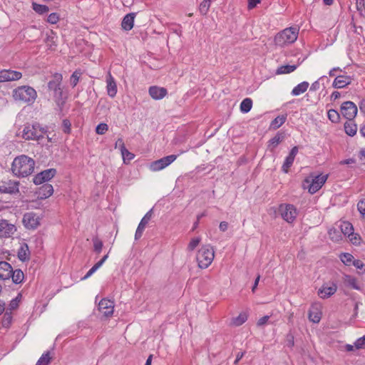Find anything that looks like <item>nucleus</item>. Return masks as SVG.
<instances>
[{"label": "nucleus", "instance_id": "nucleus-1", "mask_svg": "<svg viewBox=\"0 0 365 365\" xmlns=\"http://www.w3.org/2000/svg\"><path fill=\"white\" fill-rule=\"evenodd\" d=\"M35 162L25 155H19L14 158L12 165V173L18 177H27L33 173Z\"/></svg>", "mask_w": 365, "mask_h": 365}, {"label": "nucleus", "instance_id": "nucleus-2", "mask_svg": "<svg viewBox=\"0 0 365 365\" xmlns=\"http://www.w3.org/2000/svg\"><path fill=\"white\" fill-rule=\"evenodd\" d=\"M36 91L29 86H21L12 91L14 101L28 106L32 105L37 98Z\"/></svg>", "mask_w": 365, "mask_h": 365}, {"label": "nucleus", "instance_id": "nucleus-3", "mask_svg": "<svg viewBox=\"0 0 365 365\" xmlns=\"http://www.w3.org/2000/svg\"><path fill=\"white\" fill-rule=\"evenodd\" d=\"M299 34V29L289 27L279 32L274 36V43L279 47H284L296 41Z\"/></svg>", "mask_w": 365, "mask_h": 365}, {"label": "nucleus", "instance_id": "nucleus-4", "mask_svg": "<svg viewBox=\"0 0 365 365\" xmlns=\"http://www.w3.org/2000/svg\"><path fill=\"white\" fill-rule=\"evenodd\" d=\"M328 179V175H317L310 174L302 182V187L307 190L310 194L316 193Z\"/></svg>", "mask_w": 365, "mask_h": 365}, {"label": "nucleus", "instance_id": "nucleus-5", "mask_svg": "<svg viewBox=\"0 0 365 365\" xmlns=\"http://www.w3.org/2000/svg\"><path fill=\"white\" fill-rule=\"evenodd\" d=\"M45 133L46 130L38 123H27L24 125L21 134L19 133L18 135L26 140H38L43 138Z\"/></svg>", "mask_w": 365, "mask_h": 365}, {"label": "nucleus", "instance_id": "nucleus-6", "mask_svg": "<svg viewBox=\"0 0 365 365\" xmlns=\"http://www.w3.org/2000/svg\"><path fill=\"white\" fill-rule=\"evenodd\" d=\"M215 251L212 246L207 245L202 246L197 254L198 266L202 269L207 268L212 262Z\"/></svg>", "mask_w": 365, "mask_h": 365}, {"label": "nucleus", "instance_id": "nucleus-7", "mask_svg": "<svg viewBox=\"0 0 365 365\" xmlns=\"http://www.w3.org/2000/svg\"><path fill=\"white\" fill-rule=\"evenodd\" d=\"M279 212L282 219L288 223L294 222L298 215L297 209L291 204H281Z\"/></svg>", "mask_w": 365, "mask_h": 365}, {"label": "nucleus", "instance_id": "nucleus-8", "mask_svg": "<svg viewBox=\"0 0 365 365\" xmlns=\"http://www.w3.org/2000/svg\"><path fill=\"white\" fill-rule=\"evenodd\" d=\"M177 158V155H170L166 157L162 158L159 160H157L150 165V170L153 172L160 171L169 165H170L173 162H174Z\"/></svg>", "mask_w": 365, "mask_h": 365}, {"label": "nucleus", "instance_id": "nucleus-9", "mask_svg": "<svg viewBox=\"0 0 365 365\" xmlns=\"http://www.w3.org/2000/svg\"><path fill=\"white\" fill-rule=\"evenodd\" d=\"M341 113L345 118L352 120L357 114V107L351 101L344 102L341 106Z\"/></svg>", "mask_w": 365, "mask_h": 365}, {"label": "nucleus", "instance_id": "nucleus-10", "mask_svg": "<svg viewBox=\"0 0 365 365\" xmlns=\"http://www.w3.org/2000/svg\"><path fill=\"white\" fill-rule=\"evenodd\" d=\"M24 227L29 230H34L40 225V217L34 212L24 214L22 220Z\"/></svg>", "mask_w": 365, "mask_h": 365}, {"label": "nucleus", "instance_id": "nucleus-11", "mask_svg": "<svg viewBox=\"0 0 365 365\" xmlns=\"http://www.w3.org/2000/svg\"><path fill=\"white\" fill-rule=\"evenodd\" d=\"M98 309L103 317H110L114 311V302L108 299H103L98 302Z\"/></svg>", "mask_w": 365, "mask_h": 365}, {"label": "nucleus", "instance_id": "nucleus-12", "mask_svg": "<svg viewBox=\"0 0 365 365\" xmlns=\"http://www.w3.org/2000/svg\"><path fill=\"white\" fill-rule=\"evenodd\" d=\"M22 78V73L11 69H3L0 71V83L16 81Z\"/></svg>", "mask_w": 365, "mask_h": 365}, {"label": "nucleus", "instance_id": "nucleus-13", "mask_svg": "<svg viewBox=\"0 0 365 365\" xmlns=\"http://www.w3.org/2000/svg\"><path fill=\"white\" fill-rule=\"evenodd\" d=\"M16 231L15 225L9 222L8 220L2 219L0 220V237L9 238L11 237Z\"/></svg>", "mask_w": 365, "mask_h": 365}, {"label": "nucleus", "instance_id": "nucleus-14", "mask_svg": "<svg viewBox=\"0 0 365 365\" xmlns=\"http://www.w3.org/2000/svg\"><path fill=\"white\" fill-rule=\"evenodd\" d=\"M56 173V170L53 168L48 169L37 174L34 178V182L36 185H41L53 178Z\"/></svg>", "mask_w": 365, "mask_h": 365}, {"label": "nucleus", "instance_id": "nucleus-15", "mask_svg": "<svg viewBox=\"0 0 365 365\" xmlns=\"http://www.w3.org/2000/svg\"><path fill=\"white\" fill-rule=\"evenodd\" d=\"M322 307L320 304H312L309 311L308 318L313 323H319L322 318Z\"/></svg>", "mask_w": 365, "mask_h": 365}, {"label": "nucleus", "instance_id": "nucleus-16", "mask_svg": "<svg viewBox=\"0 0 365 365\" xmlns=\"http://www.w3.org/2000/svg\"><path fill=\"white\" fill-rule=\"evenodd\" d=\"M337 289V287L334 283L331 285L323 284V286L319 289L318 295L322 299H327L333 295Z\"/></svg>", "mask_w": 365, "mask_h": 365}, {"label": "nucleus", "instance_id": "nucleus-17", "mask_svg": "<svg viewBox=\"0 0 365 365\" xmlns=\"http://www.w3.org/2000/svg\"><path fill=\"white\" fill-rule=\"evenodd\" d=\"M106 90L107 93L110 98H114L118 91L117 88V84L114 79V78L112 76L110 73H108L106 76Z\"/></svg>", "mask_w": 365, "mask_h": 365}, {"label": "nucleus", "instance_id": "nucleus-18", "mask_svg": "<svg viewBox=\"0 0 365 365\" xmlns=\"http://www.w3.org/2000/svg\"><path fill=\"white\" fill-rule=\"evenodd\" d=\"M297 153L298 148L297 146L293 147L282 166V170L284 173H287L289 172V169L292 165Z\"/></svg>", "mask_w": 365, "mask_h": 365}, {"label": "nucleus", "instance_id": "nucleus-19", "mask_svg": "<svg viewBox=\"0 0 365 365\" xmlns=\"http://www.w3.org/2000/svg\"><path fill=\"white\" fill-rule=\"evenodd\" d=\"M53 193V188L51 184L46 183L38 187L36 194L38 198L41 200H44L50 196H51Z\"/></svg>", "mask_w": 365, "mask_h": 365}, {"label": "nucleus", "instance_id": "nucleus-20", "mask_svg": "<svg viewBox=\"0 0 365 365\" xmlns=\"http://www.w3.org/2000/svg\"><path fill=\"white\" fill-rule=\"evenodd\" d=\"M148 92L151 98L154 100H160L168 94L166 88L156 86H150Z\"/></svg>", "mask_w": 365, "mask_h": 365}, {"label": "nucleus", "instance_id": "nucleus-21", "mask_svg": "<svg viewBox=\"0 0 365 365\" xmlns=\"http://www.w3.org/2000/svg\"><path fill=\"white\" fill-rule=\"evenodd\" d=\"M351 80L349 76L340 75L335 78L332 86L335 88H343L351 84Z\"/></svg>", "mask_w": 365, "mask_h": 365}, {"label": "nucleus", "instance_id": "nucleus-22", "mask_svg": "<svg viewBox=\"0 0 365 365\" xmlns=\"http://www.w3.org/2000/svg\"><path fill=\"white\" fill-rule=\"evenodd\" d=\"M12 267L7 262H0V279L6 280L11 277Z\"/></svg>", "mask_w": 365, "mask_h": 365}, {"label": "nucleus", "instance_id": "nucleus-23", "mask_svg": "<svg viewBox=\"0 0 365 365\" xmlns=\"http://www.w3.org/2000/svg\"><path fill=\"white\" fill-rule=\"evenodd\" d=\"M0 190L6 193H14L19 191V182L9 180L0 185Z\"/></svg>", "mask_w": 365, "mask_h": 365}, {"label": "nucleus", "instance_id": "nucleus-24", "mask_svg": "<svg viewBox=\"0 0 365 365\" xmlns=\"http://www.w3.org/2000/svg\"><path fill=\"white\" fill-rule=\"evenodd\" d=\"M135 18V13L126 14L121 22L122 29L127 31H130L133 28Z\"/></svg>", "mask_w": 365, "mask_h": 365}, {"label": "nucleus", "instance_id": "nucleus-25", "mask_svg": "<svg viewBox=\"0 0 365 365\" xmlns=\"http://www.w3.org/2000/svg\"><path fill=\"white\" fill-rule=\"evenodd\" d=\"M30 251L29 249V246L26 243H22L17 252V256L19 260L21 262H26L29 260L30 259Z\"/></svg>", "mask_w": 365, "mask_h": 365}, {"label": "nucleus", "instance_id": "nucleus-26", "mask_svg": "<svg viewBox=\"0 0 365 365\" xmlns=\"http://www.w3.org/2000/svg\"><path fill=\"white\" fill-rule=\"evenodd\" d=\"M343 282L344 285L348 287L352 288L356 290H361V287L359 285L358 280L356 279V277L353 276L345 274L343 277Z\"/></svg>", "mask_w": 365, "mask_h": 365}, {"label": "nucleus", "instance_id": "nucleus-27", "mask_svg": "<svg viewBox=\"0 0 365 365\" xmlns=\"http://www.w3.org/2000/svg\"><path fill=\"white\" fill-rule=\"evenodd\" d=\"M309 85V83L307 81L299 83L292 89L291 92L292 96H297L304 93L307 90Z\"/></svg>", "mask_w": 365, "mask_h": 365}, {"label": "nucleus", "instance_id": "nucleus-28", "mask_svg": "<svg viewBox=\"0 0 365 365\" xmlns=\"http://www.w3.org/2000/svg\"><path fill=\"white\" fill-rule=\"evenodd\" d=\"M13 282L15 284H20L24 281V272L19 269H12V272L11 274V277Z\"/></svg>", "mask_w": 365, "mask_h": 365}, {"label": "nucleus", "instance_id": "nucleus-29", "mask_svg": "<svg viewBox=\"0 0 365 365\" xmlns=\"http://www.w3.org/2000/svg\"><path fill=\"white\" fill-rule=\"evenodd\" d=\"M53 98L58 106H60L63 105L67 98V96L63 92V89H61L60 91H57L56 92L53 93Z\"/></svg>", "mask_w": 365, "mask_h": 365}, {"label": "nucleus", "instance_id": "nucleus-30", "mask_svg": "<svg viewBox=\"0 0 365 365\" xmlns=\"http://www.w3.org/2000/svg\"><path fill=\"white\" fill-rule=\"evenodd\" d=\"M287 119L286 115H279L275 118L270 123V128L276 130L283 125Z\"/></svg>", "mask_w": 365, "mask_h": 365}, {"label": "nucleus", "instance_id": "nucleus-31", "mask_svg": "<svg viewBox=\"0 0 365 365\" xmlns=\"http://www.w3.org/2000/svg\"><path fill=\"white\" fill-rule=\"evenodd\" d=\"M344 130L347 135L354 136L356 133L357 126L351 120H349L344 123Z\"/></svg>", "mask_w": 365, "mask_h": 365}, {"label": "nucleus", "instance_id": "nucleus-32", "mask_svg": "<svg viewBox=\"0 0 365 365\" xmlns=\"http://www.w3.org/2000/svg\"><path fill=\"white\" fill-rule=\"evenodd\" d=\"M247 319V314L245 312H242L237 317L232 319L231 324L235 327H239L244 324Z\"/></svg>", "mask_w": 365, "mask_h": 365}, {"label": "nucleus", "instance_id": "nucleus-33", "mask_svg": "<svg viewBox=\"0 0 365 365\" xmlns=\"http://www.w3.org/2000/svg\"><path fill=\"white\" fill-rule=\"evenodd\" d=\"M63 81V76L59 73H55L52 76V79L48 82V87H52L54 86H61Z\"/></svg>", "mask_w": 365, "mask_h": 365}, {"label": "nucleus", "instance_id": "nucleus-34", "mask_svg": "<svg viewBox=\"0 0 365 365\" xmlns=\"http://www.w3.org/2000/svg\"><path fill=\"white\" fill-rule=\"evenodd\" d=\"M252 107V101L251 98H245L240 103V110L244 113H248Z\"/></svg>", "mask_w": 365, "mask_h": 365}, {"label": "nucleus", "instance_id": "nucleus-35", "mask_svg": "<svg viewBox=\"0 0 365 365\" xmlns=\"http://www.w3.org/2000/svg\"><path fill=\"white\" fill-rule=\"evenodd\" d=\"M32 9L40 15H43L49 11V8L46 5L39 4L35 2L32 3Z\"/></svg>", "mask_w": 365, "mask_h": 365}, {"label": "nucleus", "instance_id": "nucleus-36", "mask_svg": "<svg viewBox=\"0 0 365 365\" xmlns=\"http://www.w3.org/2000/svg\"><path fill=\"white\" fill-rule=\"evenodd\" d=\"M296 65H285L279 67L277 70V74H287L290 73L295 71L297 68Z\"/></svg>", "mask_w": 365, "mask_h": 365}, {"label": "nucleus", "instance_id": "nucleus-37", "mask_svg": "<svg viewBox=\"0 0 365 365\" xmlns=\"http://www.w3.org/2000/svg\"><path fill=\"white\" fill-rule=\"evenodd\" d=\"M354 228L352 225L349 222H343L341 224V231L346 236L351 235Z\"/></svg>", "mask_w": 365, "mask_h": 365}, {"label": "nucleus", "instance_id": "nucleus-38", "mask_svg": "<svg viewBox=\"0 0 365 365\" xmlns=\"http://www.w3.org/2000/svg\"><path fill=\"white\" fill-rule=\"evenodd\" d=\"M51 361L50 353L47 351L43 354L39 359L37 361L36 365H48Z\"/></svg>", "mask_w": 365, "mask_h": 365}, {"label": "nucleus", "instance_id": "nucleus-39", "mask_svg": "<svg viewBox=\"0 0 365 365\" xmlns=\"http://www.w3.org/2000/svg\"><path fill=\"white\" fill-rule=\"evenodd\" d=\"M283 136L281 134H277L269 141V147L272 149L275 148L282 140Z\"/></svg>", "mask_w": 365, "mask_h": 365}, {"label": "nucleus", "instance_id": "nucleus-40", "mask_svg": "<svg viewBox=\"0 0 365 365\" xmlns=\"http://www.w3.org/2000/svg\"><path fill=\"white\" fill-rule=\"evenodd\" d=\"M210 5L211 3L210 2V0L202 1L199 6L200 13L203 16L206 15L210 9Z\"/></svg>", "mask_w": 365, "mask_h": 365}, {"label": "nucleus", "instance_id": "nucleus-41", "mask_svg": "<svg viewBox=\"0 0 365 365\" xmlns=\"http://www.w3.org/2000/svg\"><path fill=\"white\" fill-rule=\"evenodd\" d=\"M340 259L345 265L348 266L353 264V261H354L353 255L346 252L341 254Z\"/></svg>", "mask_w": 365, "mask_h": 365}, {"label": "nucleus", "instance_id": "nucleus-42", "mask_svg": "<svg viewBox=\"0 0 365 365\" xmlns=\"http://www.w3.org/2000/svg\"><path fill=\"white\" fill-rule=\"evenodd\" d=\"M328 118L332 122V123H338L340 119L339 113L334 109H331L327 113Z\"/></svg>", "mask_w": 365, "mask_h": 365}, {"label": "nucleus", "instance_id": "nucleus-43", "mask_svg": "<svg viewBox=\"0 0 365 365\" xmlns=\"http://www.w3.org/2000/svg\"><path fill=\"white\" fill-rule=\"evenodd\" d=\"M81 74L82 73L80 70H76L73 73L70 78V83L73 87H75L77 85Z\"/></svg>", "mask_w": 365, "mask_h": 365}, {"label": "nucleus", "instance_id": "nucleus-44", "mask_svg": "<svg viewBox=\"0 0 365 365\" xmlns=\"http://www.w3.org/2000/svg\"><path fill=\"white\" fill-rule=\"evenodd\" d=\"M21 297H22L21 294L19 293V294H18V295L16 296V298L13 299L10 302L9 305V310L12 311V310H14L18 308L19 302L21 299Z\"/></svg>", "mask_w": 365, "mask_h": 365}, {"label": "nucleus", "instance_id": "nucleus-45", "mask_svg": "<svg viewBox=\"0 0 365 365\" xmlns=\"http://www.w3.org/2000/svg\"><path fill=\"white\" fill-rule=\"evenodd\" d=\"M200 242L201 237H200L192 238L187 245V250L193 251L199 245Z\"/></svg>", "mask_w": 365, "mask_h": 365}, {"label": "nucleus", "instance_id": "nucleus-46", "mask_svg": "<svg viewBox=\"0 0 365 365\" xmlns=\"http://www.w3.org/2000/svg\"><path fill=\"white\" fill-rule=\"evenodd\" d=\"M329 235L333 241L338 242L341 239V233L334 228L329 230Z\"/></svg>", "mask_w": 365, "mask_h": 365}, {"label": "nucleus", "instance_id": "nucleus-47", "mask_svg": "<svg viewBox=\"0 0 365 365\" xmlns=\"http://www.w3.org/2000/svg\"><path fill=\"white\" fill-rule=\"evenodd\" d=\"M120 153H121V155L123 157L124 163H125L126 161L129 162V161H130L131 160H133L134 158L135 155L133 153H131L130 152H129L126 149V148L123 149L120 151Z\"/></svg>", "mask_w": 365, "mask_h": 365}, {"label": "nucleus", "instance_id": "nucleus-48", "mask_svg": "<svg viewBox=\"0 0 365 365\" xmlns=\"http://www.w3.org/2000/svg\"><path fill=\"white\" fill-rule=\"evenodd\" d=\"M60 16L58 13L53 12L50 14L47 18V22L51 24H56L58 22Z\"/></svg>", "mask_w": 365, "mask_h": 365}, {"label": "nucleus", "instance_id": "nucleus-49", "mask_svg": "<svg viewBox=\"0 0 365 365\" xmlns=\"http://www.w3.org/2000/svg\"><path fill=\"white\" fill-rule=\"evenodd\" d=\"M108 130V126L106 123H100L96 128V132L97 134L103 135Z\"/></svg>", "mask_w": 365, "mask_h": 365}, {"label": "nucleus", "instance_id": "nucleus-50", "mask_svg": "<svg viewBox=\"0 0 365 365\" xmlns=\"http://www.w3.org/2000/svg\"><path fill=\"white\" fill-rule=\"evenodd\" d=\"M108 257V253L105 255L98 262L93 265V273L98 269Z\"/></svg>", "mask_w": 365, "mask_h": 365}, {"label": "nucleus", "instance_id": "nucleus-51", "mask_svg": "<svg viewBox=\"0 0 365 365\" xmlns=\"http://www.w3.org/2000/svg\"><path fill=\"white\" fill-rule=\"evenodd\" d=\"M103 248V242L100 240H95L93 242V250L97 253L99 254Z\"/></svg>", "mask_w": 365, "mask_h": 365}, {"label": "nucleus", "instance_id": "nucleus-52", "mask_svg": "<svg viewBox=\"0 0 365 365\" xmlns=\"http://www.w3.org/2000/svg\"><path fill=\"white\" fill-rule=\"evenodd\" d=\"M71 124L70 123V121L67 119H65L63 120V123H62V129L63 130V132L65 133H71Z\"/></svg>", "mask_w": 365, "mask_h": 365}, {"label": "nucleus", "instance_id": "nucleus-53", "mask_svg": "<svg viewBox=\"0 0 365 365\" xmlns=\"http://www.w3.org/2000/svg\"><path fill=\"white\" fill-rule=\"evenodd\" d=\"M353 265L358 269L362 270L363 272L365 273V264L362 261L359 259H354L353 261Z\"/></svg>", "mask_w": 365, "mask_h": 365}, {"label": "nucleus", "instance_id": "nucleus-54", "mask_svg": "<svg viewBox=\"0 0 365 365\" xmlns=\"http://www.w3.org/2000/svg\"><path fill=\"white\" fill-rule=\"evenodd\" d=\"M327 78L325 76H322L320 78H319L317 81H314L310 87V91H316L319 89L320 88V83L319 81L322 80L323 78Z\"/></svg>", "mask_w": 365, "mask_h": 365}, {"label": "nucleus", "instance_id": "nucleus-55", "mask_svg": "<svg viewBox=\"0 0 365 365\" xmlns=\"http://www.w3.org/2000/svg\"><path fill=\"white\" fill-rule=\"evenodd\" d=\"M47 45L50 49L55 50L57 45L56 43L53 36L47 37Z\"/></svg>", "mask_w": 365, "mask_h": 365}, {"label": "nucleus", "instance_id": "nucleus-56", "mask_svg": "<svg viewBox=\"0 0 365 365\" xmlns=\"http://www.w3.org/2000/svg\"><path fill=\"white\" fill-rule=\"evenodd\" d=\"M354 346L358 349L365 346V336L358 339L354 343Z\"/></svg>", "mask_w": 365, "mask_h": 365}, {"label": "nucleus", "instance_id": "nucleus-57", "mask_svg": "<svg viewBox=\"0 0 365 365\" xmlns=\"http://www.w3.org/2000/svg\"><path fill=\"white\" fill-rule=\"evenodd\" d=\"M152 214H153V210H149L145 215V216L141 219L140 222L147 225L152 217Z\"/></svg>", "mask_w": 365, "mask_h": 365}, {"label": "nucleus", "instance_id": "nucleus-58", "mask_svg": "<svg viewBox=\"0 0 365 365\" xmlns=\"http://www.w3.org/2000/svg\"><path fill=\"white\" fill-rule=\"evenodd\" d=\"M357 208H358L359 212L362 215H365V200H360L358 202Z\"/></svg>", "mask_w": 365, "mask_h": 365}, {"label": "nucleus", "instance_id": "nucleus-59", "mask_svg": "<svg viewBox=\"0 0 365 365\" xmlns=\"http://www.w3.org/2000/svg\"><path fill=\"white\" fill-rule=\"evenodd\" d=\"M125 148V144H124V142H123V139L122 138H118L116 140V142H115V148H119L120 150L121 151Z\"/></svg>", "mask_w": 365, "mask_h": 365}, {"label": "nucleus", "instance_id": "nucleus-60", "mask_svg": "<svg viewBox=\"0 0 365 365\" xmlns=\"http://www.w3.org/2000/svg\"><path fill=\"white\" fill-rule=\"evenodd\" d=\"M349 237V240L354 244V245H358L359 244V237L357 235L354 234L352 232L351 235L348 236Z\"/></svg>", "mask_w": 365, "mask_h": 365}, {"label": "nucleus", "instance_id": "nucleus-61", "mask_svg": "<svg viewBox=\"0 0 365 365\" xmlns=\"http://www.w3.org/2000/svg\"><path fill=\"white\" fill-rule=\"evenodd\" d=\"M259 3H260V0H249L248 9H252L255 8Z\"/></svg>", "mask_w": 365, "mask_h": 365}, {"label": "nucleus", "instance_id": "nucleus-62", "mask_svg": "<svg viewBox=\"0 0 365 365\" xmlns=\"http://www.w3.org/2000/svg\"><path fill=\"white\" fill-rule=\"evenodd\" d=\"M269 318V316H264V317L260 318L257 322V325L258 326L264 325L267 322Z\"/></svg>", "mask_w": 365, "mask_h": 365}, {"label": "nucleus", "instance_id": "nucleus-63", "mask_svg": "<svg viewBox=\"0 0 365 365\" xmlns=\"http://www.w3.org/2000/svg\"><path fill=\"white\" fill-rule=\"evenodd\" d=\"M228 228V223L227 222L222 221L220 223L219 229L222 232H225Z\"/></svg>", "mask_w": 365, "mask_h": 365}, {"label": "nucleus", "instance_id": "nucleus-64", "mask_svg": "<svg viewBox=\"0 0 365 365\" xmlns=\"http://www.w3.org/2000/svg\"><path fill=\"white\" fill-rule=\"evenodd\" d=\"M359 158L361 160H363L365 159V148H362L359 152Z\"/></svg>", "mask_w": 365, "mask_h": 365}]
</instances>
